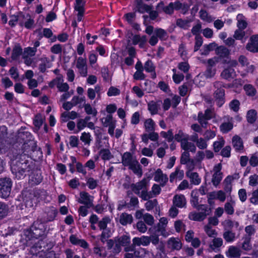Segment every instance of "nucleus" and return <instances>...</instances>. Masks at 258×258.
I'll use <instances>...</instances> for the list:
<instances>
[{
    "mask_svg": "<svg viewBox=\"0 0 258 258\" xmlns=\"http://www.w3.org/2000/svg\"><path fill=\"white\" fill-rule=\"evenodd\" d=\"M31 168L28 162L24 161L23 162L17 160H13L11 165L13 174L18 179L23 178L27 173L30 171Z\"/></svg>",
    "mask_w": 258,
    "mask_h": 258,
    "instance_id": "f257e3e1",
    "label": "nucleus"
},
{
    "mask_svg": "<svg viewBox=\"0 0 258 258\" xmlns=\"http://www.w3.org/2000/svg\"><path fill=\"white\" fill-rule=\"evenodd\" d=\"M148 180L144 178L140 182L132 185L133 191L144 200H148L152 198V194L148 192L147 189Z\"/></svg>",
    "mask_w": 258,
    "mask_h": 258,
    "instance_id": "f03ea898",
    "label": "nucleus"
},
{
    "mask_svg": "<svg viewBox=\"0 0 258 258\" xmlns=\"http://www.w3.org/2000/svg\"><path fill=\"white\" fill-rule=\"evenodd\" d=\"M114 250L116 252H119L121 250V246L124 247L125 251H133V246H129L131 242V237L128 233H126L122 236L115 239Z\"/></svg>",
    "mask_w": 258,
    "mask_h": 258,
    "instance_id": "7ed1b4c3",
    "label": "nucleus"
},
{
    "mask_svg": "<svg viewBox=\"0 0 258 258\" xmlns=\"http://www.w3.org/2000/svg\"><path fill=\"white\" fill-rule=\"evenodd\" d=\"M12 180L9 178H0V197L2 198H8L11 191Z\"/></svg>",
    "mask_w": 258,
    "mask_h": 258,
    "instance_id": "20e7f679",
    "label": "nucleus"
},
{
    "mask_svg": "<svg viewBox=\"0 0 258 258\" xmlns=\"http://www.w3.org/2000/svg\"><path fill=\"white\" fill-rule=\"evenodd\" d=\"M199 209L201 211L189 213L188 218L190 220L197 221H203L210 213V209L206 205H201Z\"/></svg>",
    "mask_w": 258,
    "mask_h": 258,
    "instance_id": "39448f33",
    "label": "nucleus"
},
{
    "mask_svg": "<svg viewBox=\"0 0 258 258\" xmlns=\"http://www.w3.org/2000/svg\"><path fill=\"white\" fill-rule=\"evenodd\" d=\"M188 6L186 4H183L179 1H176L174 3H170L164 9V12L168 14L173 13L174 10H181L182 13H185L188 9Z\"/></svg>",
    "mask_w": 258,
    "mask_h": 258,
    "instance_id": "423d86ee",
    "label": "nucleus"
},
{
    "mask_svg": "<svg viewBox=\"0 0 258 258\" xmlns=\"http://www.w3.org/2000/svg\"><path fill=\"white\" fill-rule=\"evenodd\" d=\"M222 83L221 82H216L214 84V87L217 88V90L215 91L214 96L217 105L220 107L225 102L224 95L225 91L221 88Z\"/></svg>",
    "mask_w": 258,
    "mask_h": 258,
    "instance_id": "0eeeda50",
    "label": "nucleus"
},
{
    "mask_svg": "<svg viewBox=\"0 0 258 258\" xmlns=\"http://www.w3.org/2000/svg\"><path fill=\"white\" fill-rule=\"evenodd\" d=\"M63 80L61 77H57L50 82L49 86L51 88H53L56 86L59 91L67 92L69 90V87L67 83H63Z\"/></svg>",
    "mask_w": 258,
    "mask_h": 258,
    "instance_id": "6e6552de",
    "label": "nucleus"
},
{
    "mask_svg": "<svg viewBox=\"0 0 258 258\" xmlns=\"http://www.w3.org/2000/svg\"><path fill=\"white\" fill-rule=\"evenodd\" d=\"M34 20L30 15H22L19 17V25L30 29L34 26Z\"/></svg>",
    "mask_w": 258,
    "mask_h": 258,
    "instance_id": "1a4fd4ad",
    "label": "nucleus"
},
{
    "mask_svg": "<svg viewBox=\"0 0 258 258\" xmlns=\"http://www.w3.org/2000/svg\"><path fill=\"white\" fill-rule=\"evenodd\" d=\"M214 115V113L211 109H208L205 111L204 114L200 112L198 114V120L201 125L203 127H206L208 123L207 121L210 119Z\"/></svg>",
    "mask_w": 258,
    "mask_h": 258,
    "instance_id": "9d476101",
    "label": "nucleus"
},
{
    "mask_svg": "<svg viewBox=\"0 0 258 258\" xmlns=\"http://www.w3.org/2000/svg\"><path fill=\"white\" fill-rule=\"evenodd\" d=\"M134 6V10L135 12H137L142 14L149 13L152 9L151 6L144 4L143 0H135Z\"/></svg>",
    "mask_w": 258,
    "mask_h": 258,
    "instance_id": "9b49d317",
    "label": "nucleus"
},
{
    "mask_svg": "<svg viewBox=\"0 0 258 258\" xmlns=\"http://www.w3.org/2000/svg\"><path fill=\"white\" fill-rule=\"evenodd\" d=\"M80 197L78 200L79 203L85 205L87 208H90L93 206V202L94 198L88 192L81 191L80 194Z\"/></svg>",
    "mask_w": 258,
    "mask_h": 258,
    "instance_id": "f8f14e48",
    "label": "nucleus"
},
{
    "mask_svg": "<svg viewBox=\"0 0 258 258\" xmlns=\"http://www.w3.org/2000/svg\"><path fill=\"white\" fill-rule=\"evenodd\" d=\"M246 48L252 52H258V34L252 35L246 44Z\"/></svg>",
    "mask_w": 258,
    "mask_h": 258,
    "instance_id": "ddd939ff",
    "label": "nucleus"
},
{
    "mask_svg": "<svg viewBox=\"0 0 258 258\" xmlns=\"http://www.w3.org/2000/svg\"><path fill=\"white\" fill-rule=\"evenodd\" d=\"M214 153L210 150L199 151L195 157V161L201 163L205 159H210L213 158Z\"/></svg>",
    "mask_w": 258,
    "mask_h": 258,
    "instance_id": "4468645a",
    "label": "nucleus"
},
{
    "mask_svg": "<svg viewBox=\"0 0 258 258\" xmlns=\"http://www.w3.org/2000/svg\"><path fill=\"white\" fill-rule=\"evenodd\" d=\"M208 199L209 204H211L212 201L214 200H218L223 202L225 200L226 195L222 190L215 191L208 194Z\"/></svg>",
    "mask_w": 258,
    "mask_h": 258,
    "instance_id": "2eb2a0df",
    "label": "nucleus"
},
{
    "mask_svg": "<svg viewBox=\"0 0 258 258\" xmlns=\"http://www.w3.org/2000/svg\"><path fill=\"white\" fill-rule=\"evenodd\" d=\"M221 164H218L216 165L213 169L214 174L213 175V178L212 181L213 184L215 186H217L219 183L220 182L222 178V173L221 172Z\"/></svg>",
    "mask_w": 258,
    "mask_h": 258,
    "instance_id": "dca6fc26",
    "label": "nucleus"
},
{
    "mask_svg": "<svg viewBox=\"0 0 258 258\" xmlns=\"http://www.w3.org/2000/svg\"><path fill=\"white\" fill-rule=\"evenodd\" d=\"M76 67L81 76L84 77L87 76L88 72L85 59L82 57H79L77 61Z\"/></svg>",
    "mask_w": 258,
    "mask_h": 258,
    "instance_id": "f3484780",
    "label": "nucleus"
},
{
    "mask_svg": "<svg viewBox=\"0 0 258 258\" xmlns=\"http://www.w3.org/2000/svg\"><path fill=\"white\" fill-rule=\"evenodd\" d=\"M168 223L167 219L165 217L161 218L157 226V231L164 237H167L169 235L166 230V227Z\"/></svg>",
    "mask_w": 258,
    "mask_h": 258,
    "instance_id": "a211bd4d",
    "label": "nucleus"
},
{
    "mask_svg": "<svg viewBox=\"0 0 258 258\" xmlns=\"http://www.w3.org/2000/svg\"><path fill=\"white\" fill-rule=\"evenodd\" d=\"M150 243V239L148 236H142L141 237H135L133 239V251L135 246H139L141 245L146 246L148 245Z\"/></svg>",
    "mask_w": 258,
    "mask_h": 258,
    "instance_id": "6ab92c4d",
    "label": "nucleus"
},
{
    "mask_svg": "<svg viewBox=\"0 0 258 258\" xmlns=\"http://www.w3.org/2000/svg\"><path fill=\"white\" fill-rule=\"evenodd\" d=\"M173 206L182 208L185 207L186 204V200L184 195L181 194L175 195L173 198Z\"/></svg>",
    "mask_w": 258,
    "mask_h": 258,
    "instance_id": "aec40b11",
    "label": "nucleus"
},
{
    "mask_svg": "<svg viewBox=\"0 0 258 258\" xmlns=\"http://www.w3.org/2000/svg\"><path fill=\"white\" fill-rule=\"evenodd\" d=\"M168 247L172 250H178L181 249L182 244L179 239L177 238H170L167 242Z\"/></svg>",
    "mask_w": 258,
    "mask_h": 258,
    "instance_id": "412c9836",
    "label": "nucleus"
},
{
    "mask_svg": "<svg viewBox=\"0 0 258 258\" xmlns=\"http://www.w3.org/2000/svg\"><path fill=\"white\" fill-rule=\"evenodd\" d=\"M137 160L134 158L132 154L130 152H125L122 156V163L124 166L128 167Z\"/></svg>",
    "mask_w": 258,
    "mask_h": 258,
    "instance_id": "4be33fe9",
    "label": "nucleus"
},
{
    "mask_svg": "<svg viewBox=\"0 0 258 258\" xmlns=\"http://www.w3.org/2000/svg\"><path fill=\"white\" fill-rule=\"evenodd\" d=\"M154 180L164 186L168 181V177L166 174L163 173L160 169H158L155 174Z\"/></svg>",
    "mask_w": 258,
    "mask_h": 258,
    "instance_id": "5701e85b",
    "label": "nucleus"
},
{
    "mask_svg": "<svg viewBox=\"0 0 258 258\" xmlns=\"http://www.w3.org/2000/svg\"><path fill=\"white\" fill-rule=\"evenodd\" d=\"M135 255L136 257L140 258H154L153 253L145 248H140L138 251H135Z\"/></svg>",
    "mask_w": 258,
    "mask_h": 258,
    "instance_id": "b1692460",
    "label": "nucleus"
},
{
    "mask_svg": "<svg viewBox=\"0 0 258 258\" xmlns=\"http://www.w3.org/2000/svg\"><path fill=\"white\" fill-rule=\"evenodd\" d=\"M128 168L131 170L134 174L137 175L138 177H141L142 176V168L137 160L131 164V165L128 167Z\"/></svg>",
    "mask_w": 258,
    "mask_h": 258,
    "instance_id": "393cba45",
    "label": "nucleus"
},
{
    "mask_svg": "<svg viewBox=\"0 0 258 258\" xmlns=\"http://www.w3.org/2000/svg\"><path fill=\"white\" fill-rule=\"evenodd\" d=\"M226 255L229 258L239 257L241 255V251L236 246H230L226 252Z\"/></svg>",
    "mask_w": 258,
    "mask_h": 258,
    "instance_id": "a878e982",
    "label": "nucleus"
},
{
    "mask_svg": "<svg viewBox=\"0 0 258 258\" xmlns=\"http://www.w3.org/2000/svg\"><path fill=\"white\" fill-rule=\"evenodd\" d=\"M186 176L190 179L191 183L195 185H199L201 182V179L199 177L197 172H192L188 171L186 173Z\"/></svg>",
    "mask_w": 258,
    "mask_h": 258,
    "instance_id": "bb28decb",
    "label": "nucleus"
},
{
    "mask_svg": "<svg viewBox=\"0 0 258 258\" xmlns=\"http://www.w3.org/2000/svg\"><path fill=\"white\" fill-rule=\"evenodd\" d=\"M232 144L235 150L241 151L243 149V142L241 139L236 135L232 138Z\"/></svg>",
    "mask_w": 258,
    "mask_h": 258,
    "instance_id": "cd10ccee",
    "label": "nucleus"
},
{
    "mask_svg": "<svg viewBox=\"0 0 258 258\" xmlns=\"http://www.w3.org/2000/svg\"><path fill=\"white\" fill-rule=\"evenodd\" d=\"M221 76L225 79H232L236 76V72L234 69L228 67L225 69L222 72Z\"/></svg>",
    "mask_w": 258,
    "mask_h": 258,
    "instance_id": "c85d7f7f",
    "label": "nucleus"
},
{
    "mask_svg": "<svg viewBox=\"0 0 258 258\" xmlns=\"http://www.w3.org/2000/svg\"><path fill=\"white\" fill-rule=\"evenodd\" d=\"M52 67V63L49 60V58L47 57H42L41 59V63L39 64V70L43 73L47 69L50 68Z\"/></svg>",
    "mask_w": 258,
    "mask_h": 258,
    "instance_id": "c756f323",
    "label": "nucleus"
},
{
    "mask_svg": "<svg viewBox=\"0 0 258 258\" xmlns=\"http://www.w3.org/2000/svg\"><path fill=\"white\" fill-rule=\"evenodd\" d=\"M189 140H185L181 145V147L184 151L191 152H195L196 147L195 145L191 142H188Z\"/></svg>",
    "mask_w": 258,
    "mask_h": 258,
    "instance_id": "7c9ffc66",
    "label": "nucleus"
},
{
    "mask_svg": "<svg viewBox=\"0 0 258 258\" xmlns=\"http://www.w3.org/2000/svg\"><path fill=\"white\" fill-rule=\"evenodd\" d=\"M160 101H159L158 102L151 101L148 103V110H149L151 114L154 115L158 113L160 107Z\"/></svg>",
    "mask_w": 258,
    "mask_h": 258,
    "instance_id": "2f4dec72",
    "label": "nucleus"
},
{
    "mask_svg": "<svg viewBox=\"0 0 258 258\" xmlns=\"http://www.w3.org/2000/svg\"><path fill=\"white\" fill-rule=\"evenodd\" d=\"M146 41V37L145 36H141L139 35H135L133 37L132 42L134 45L139 44L141 48L144 47Z\"/></svg>",
    "mask_w": 258,
    "mask_h": 258,
    "instance_id": "473e14b6",
    "label": "nucleus"
},
{
    "mask_svg": "<svg viewBox=\"0 0 258 258\" xmlns=\"http://www.w3.org/2000/svg\"><path fill=\"white\" fill-rule=\"evenodd\" d=\"M184 176V171L178 168H176L174 172H172L170 175V181L172 182L175 179L181 180Z\"/></svg>",
    "mask_w": 258,
    "mask_h": 258,
    "instance_id": "72a5a7b5",
    "label": "nucleus"
},
{
    "mask_svg": "<svg viewBox=\"0 0 258 258\" xmlns=\"http://www.w3.org/2000/svg\"><path fill=\"white\" fill-rule=\"evenodd\" d=\"M157 232L159 233L155 228H150L149 230L150 242H151L154 245H156L159 242V234H157Z\"/></svg>",
    "mask_w": 258,
    "mask_h": 258,
    "instance_id": "f704fd0d",
    "label": "nucleus"
},
{
    "mask_svg": "<svg viewBox=\"0 0 258 258\" xmlns=\"http://www.w3.org/2000/svg\"><path fill=\"white\" fill-rule=\"evenodd\" d=\"M223 244V240L221 238H215L212 240L210 247L211 249L215 252H217L219 250V248Z\"/></svg>",
    "mask_w": 258,
    "mask_h": 258,
    "instance_id": "c9c22d12",
    "label": "nucleus"
},
{
    "mask_svg": "<svg viewBox=\"0 0 258 258\" xmlns=\"http://www.w3.org/2000/svg\"><path fill=\"white\" fill-rule=\"evenodd\" d=\"M173 138L175 140L180 142L181 145L183 141H185V140H189V136L187 134L184 133L181 130L178 131V132L175 134Z\"/></svg>",
    "mask_w": 258,
    "mask_h": 258,
    "instance_id": "e433bc0d",
    "label": "nucleus"
},
{
    "mask_svg": "<svg viewBox=\"0 0 258 258\" xmlns=\"http://www.w3.org/2000/svg\"><path fill=\"white\" fill-rule=\"evenodd\" d=\"M235 201L231 198L229 201L226 202L224 206V209L226 213L229 215H232L234 213L235 206Z\"/></svg>",
    "mask_w": 258,
    "mask_h": 258,
    "instance_id": "4c0bfd02",
    "label": "nucleus"
},
{
    "mask_svg": "<svg viewBox=\"0 0 258 258\" xmlns=\"http://www.w3.org/2000/svg\"><path fill=\"white\" fill-rule=\"evenodd\" d=\"M23 202L26 208H32L36 203V199L33 195L29 194L28 196H25Z\"/></svg>",
    "mask_w": 258,
    "mask_h": 258,
    "instance_id": "58836bf2",
    "label": "nucleus"
},
{
    "mask_svg": "<svg viewBox=\"0 0 258 258\" xmlns=\"http://www.w3.org/2000/svg\"><path fill=\"white\" fill-rule=\"evenodd\" d=\"M217 45L215 42H212L207 45H205L201 51V54L208 55L210 51L216 49Z\"/></svg>",
    "mask_w": 258,
    "mask_h": 258,
    "instance_id": "ea45409f",
    "label": "nucleus"
},
{
    "mask_svg": "<svg viewBox=\"0 0 258 258\" xmlns=\"http://www.w3.org/2000/svg\"><path fill=\"white\" fill-rule=\"evenodd\" d=\"M158 145V143L156 144H151L149 145V148L145 147L141 150L142 154L144 156L147 157H152L153 154V151L152 149V148H155Z\"/></svg>",
    "mask_w": 258,
    "mask_h": 258,
    "instance_id": "a19ab883",
    "label": "nucleus"
},
{
    "mask_svg": "<svg viewBox=\"0 0 258 258\" xmlns=\"http://www.w3.org/2000/svg\"><path fill=\"white\" fill-rule=\"evenodd\" d=\"M119 221L123 225L131 224L133 221V217L130 214L122 213L120 216Z\"/></svg>",
    "mask_w": 258,
    "mask_h": 258,
    "instance_id": "79ce46f5",
    "label": "nucleus"
},
{
    "mask_svg": "<svg viewBox=\"0 0 258 258\" xmlns=\"http://www.w3.org/2000/svg\"><path fill=\"white\" fill-rule=\"evenodd\" d=\"M220 130L223 133H226L233 128L232 118L228 120L227 122H224L220 125Z\"/></svg>",
    "mask_w": 258,
    "mask_h": 258,
    "instance_id": "37998d69",
    "label": "nucleus"
},
{
    "mask_svg": "<svg viewBox=\"0 0 258 258\" xmlns=\"http://www.w3.org/2000/svg\"><path fill=\"white\" fill-rule=\"evenodd\" d=\"M216 53L221 57H225L229 55V50L224 46H217L215 50Z\"/></svg>",
    "mask_w": 258,
    "mask_h": 258,
    "instance_id": "c03bdc74",
    "label": "nucleus"
},
{
    "mask_svg": "<svg viewBox=\"0 0 258 258\" xmlns=\"http://www.w3.org/2000/svg\"><path fill=\"white\" fill-rule=\"evenodd\" d=\"M191 20L178 19L176 21V25L180 28L187 29L190 26Z\"/></svg>",
    "mask_w": 258,
    "mask_h": 258,
    "instance_id": "a18cd8bd",
    "label": "nucleus"
},
{
    "mask_svg": "<svg viewBox=\"0 0 258 258\" xmlns=\"http://www.w3.org/2000/svg\"><path fill=\"white\" fill-rule=\"evenodd\" d=\"M243 89L247 96H253L256 94V90L254 87L251 84H247L244 85Z\"/></svg>",
    "mask_w": 258,
    "mask_h": 258,
    "instance_id": "49530a36",
    "label": "nucleus"
},
{
    "mask_svg": "<svg viewBox=\"0 0 258 258\" xmlns=\"http://www.w3.org/2000/svg\"><path fill=\"white\" fill-rule=\"evenodd\" d=\"M222 225L225 229H231L233 228H238L239 226V223L236 221H232L228 219L223 222Z\"/></svg>",
    "mask_w": 258,
    "mask_h": 258,
    "instance_id": "de8ad7c7",
    "label": "nucleus"
},
{
    "mask_svg": "<svg viewBox=\"0 0 258 258\" xmlns=\"http://www.w3.org/2000/svg\"><path fill=\"white\" fill-rule=\"evenodd\" d=\"M101 159L103 160H109L113 157L110 150L108 149H102L99 153Z\"/></svg>",
    "mask_w": 258,
    "mask_h": 258,
    "instance_id": "09e8293b",
    "label": "nucleus"
},
{
    "mask_svg": "<svg viewBox=\"0 0 258 258\" xmlns=\"http://www.w3.org/2000/svg\"><path fill=\"white\" fill-rule=\"evenodd\" d=\"M155 122L151 118H148L145 121L144 127L146 132H150L155 130Z\"/></svg>",
    "mask_w": 258,
    "mask_h": 258,
    "instance_id": "8fccbe9b",
    "label": "nucleus"
},
{
    "mask_svg": "<svg viewBox=\"0 0 258 258\" xmlns=\"http://www.w3.org/2000/svg\"><path fill=\"white\" fill-rule=\"evenodd\" d=\"M237 24L238 29L244 30L247 26L244 16L242 14H238L237 16Z\"/></svg>",
    "mask_w": 258,
    "mask_h": 258,
    "instance_id": "3c124183",
    "label": "nucleus"
},
{
    "mask_svg": "<svg viewBox=\"0 0 258 258\" xmlns=\"http://www.w3.org/2000/svg\"><path fill=\"white\" fill-rule=\"evenodd\" d=\"M86 113L93 116H96L97 114V110L95 107H93L90 104H85L84 105Z\"/></svg>",
    "mask_w": 258,
    "mask_h": 258,
    "instance_id": "603ef678",
    "label": "nucleus"
},
{
    "mask_svg": "<svg viewBox=\"0 0 258 258\" xmlns=\"http://www.w3.org/2000/svg\"><path fill=\"white\" fill-rule=\"evenodd\" d=\"M9 210V206L6 204L0 202V219L8 215Z\"/></svg>",
    "mask_w": 258,
    "mask_h": 258,
    "instance_id": "864d4df0",
    "label": "nucleus"
},
{
    "mask_svg": "<svg viewBox=\"0 0 258 258\" xmlns=\"http://www.w3.org/2000/svg\"><path fill=\"white\" fill-rule=\"evenodd\" d=\"M223 237L228 242H232L235 239V234L231 231L228 230L224 232Z\"/></svg>",
    "mask_w": 258,
    "mask_h": 258,
    "instance_id": "5fc2aeb1",
    "label": "nucleus"
},
{
    "mask_svg": "<svg viewBox=\"0 0 258 258\" xmlns=\"http://www.w3.org/2000/svg\"><path fill=\"white\" fill-rule=\"evenodd\" d=\"M86 184L90 189H94L97 186L98 180L92 177L87 178Z\"/></svg>",
    "mask_w": 258,
    "mask_h": 258,
    "instance_id": "6e6d98bb",
    "label": "nucleus"
},
{
    "mask_svg": "<svg viewBox=\"0 0 258 258\" xmlns=\"http://www.w3.org/2000/svg\"><path fill=\"white\" fill-rule=\"evenodd\" d=\"M37 51L36 48L27 47L24 49L23 52V57H32L35 55Z\"/></svg>",
    "mask_w": 258,
    "mask_h": 258,
    "instance_id": "4d7b16f0",
    "label": "nucleus"
},
{
    "mask_svg": "<svg viewBox=\"0 0 258 258\" xmlns=\"http://www.w3.org/2000/svg\"><path fill=\"white\" fill-rule=\"evenodd\" d=\"M245 32L243 29H238L235 31L234 34V38L237 40H240L242 43L245 41V39H244Z\"/></svg>",
    "mask_w": 258,
    "mask_h": 258,
    "instance_id": "13d9d810",
    "label": "nucleus"
},
{
    "mask_svg": "<svg viewBox=\"0 0 258 258\" xmlns=\"http://www.w3.org/2000/svg\"><path fill=\"white\" fill-rule=\"evenodd\" d=\"M85 1L84 0H76L75 10L77 12H85Z\"/></svg>",
    "mask_w": 258,
    "mask_h": 258,
    "instance_id": "bf43d9fd",
    "label": "nucleus"
},
{
    "mask_svg": "<svg viewBox=\"0 0 258 258\" xmlns=\"http://www.w3.org/2000/svg\"><path fill=\"white\" fill-rule=\"evenodd\" d=\"M198 191L197 190H193L191 192V199L190 200V202L191 205L195 207H197L198 205Z\"/></svg>",
    "mask_w": 258,
    "mask_h": 258,
    "instance_id": "052dcab7",
    "label": "nucleus"
},
{
    "mask_svg": "<svg viewBox=\"0 0 258 258\" xmlns=\"http://www.w3.org/2000/svg\"><path fill=\"white\" fill-rule=\"evenodd\" d=\"M144 69L146 72L152 73L153 78L156 77V75L154 72L155 67L151 61L148 60L146 62L144 66Z\"/></svg>",
    "mask_w": 258,
    "mask_h": 258,
    "instance_id": "680f3d73",
    "label": "nucleus"
},
{
    "mask_svg": "<svg viewBox=\"0 0 258 258\" xmlns=\"http://www.w3.org/2000/svg\"><path fill=\"white\" fill-rule=\"evenodd\" d=\"M91 135L89 133L83 132L80 137V140L85 145H90L91 139Z\"/></svg>",
    "mask_w": 258,
    "mask_h": 258,
    "instance_id": "e2e57ef3",
    "label": "nucleus"
},
{
    "mask_svg": "<svg viewBox=\"0 0 258 258\" xmlns=\"http://www.w3.org/2000/svg\"><path fill=\"white\" fill-rule=\"evenodd\" d=\"M180 162L182 164H185L189 162V163H193L194 160L189 159V154L188 151H185L181 155Z\"/></svg>",
    "mask_w": 258,
    "mask_h": 258,
    "instance_id": "0e129e2a",
    "label": "nucleus"
},
{
    "mask_svg": "<svg viewBox=\"0 0 258 258\" xmlns=\"http://www.w3.org/2000/svg\"><path fill=\"white\" fill-rule=\"evenodd\" d=\"M204 230L209 237H215L217 235L216 230L209 225H207L204 227Z\"/></svg>",
    "mask_w": 258,
    "mask_h": 258,
    "instance_id": "69168bd1",
    "label": "nucleus"
},
{
    "mask_svg": "<svg viewBox=\"0 0 258 258\" xmlns=\"http://www.w3.org/2000/svg\"><path fill=\"white\" fill-rule=\"evenodd\" d=\"M200 18L202 20L208 23H210L213 21L212 17L209 15L208 13L205 10H201L200 11Z\"/></svg>",
    "mask_w": 258,
    "mask_h": 258,
    "instance_id": "338daca9",
    "label": "nucleus"
},
{
    "mask_svg": "<svg viewBox=\"0 0 258 258\" xmlns=\"http://www.w3.org/2000/svg\"><path fill=\"white\" fill-rule=\"evenodd\" d=\"M207 142L205 138H200L197 141L196 143L200 149H205L208 146Z\"/></svg>",
    "mask_w": 258,
    "mask_h": 258,
    "instance_id": "774afa93",
    "label": "nucleus"
}]
</instances>
